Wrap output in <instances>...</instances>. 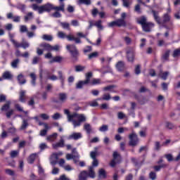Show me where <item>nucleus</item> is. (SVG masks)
Here are the masks:
<instances>
[{
	"label": "nucleus",
	"mask_w": 180,
	"mask_h": 180,
	"mask_svg": "<svg viewBox=\"0 0 180 180\" xmlns=\"http://www.w3.org/2000/svg\"><path fill=\"white\" fill-rule=\"evenodd\" d=\"M86 79L84 81H79L76 84V89H82L84 88V85H101L102 84V81L101 79H93L91 81V78H92V72H89L85 75Z\"/></svg>",
	"instance_id": "f257e3e1"
},
{
	"label": "nucleus",
	"mask_w": 180,
	"mask_h": 180,
	"mask_svg": "<svg viewBox=\"0 0 180 180\" xmlns=\"http://www.w3.org/2000/svg\"><path fill=\"white\" fill-rule=\"evenodd\" d=\"M66 49L70 54L72 63H77L79 60V51L77 48V46L68 44L66 46Z\"/></svg>",
	"instance_id": "f03ea898"
},
{
	"label": "nucleus",
	"mask_w": 180,
	"mask_h": 180,
	"mask_svg": "<svg viewBox=\"0 0 180 180\" xmlns=\"http://www.w3.org/2000/svg\"><path fill=\"white\" fill-rule=\"evenodd\" d=\"M72 117L71 122L74 126V127H79L81 126V123H84V122H86V117L84 114H78L75 112L72 114L70 118Z\"/></svg>",
	"instance_id": "7ed1b4c3"
},
{
	"label": "nucleus",
	"mask_w": 180,
	"mask_h": 180,
	"mask_svg": "<svg viewBox=\"0 0 180 180\" xmlns=\"http://www.w3.org/2000/svg\"><path fill=\"white\" fill-rule=\"evenodd\" d=\"M138 23L142 26L143 32L146 33L151 32V30L155 26L154 22H147V17L146 16H141L138 20Z\"/></svg>",
	"instance_id": "20e7f679"
},
{
	"label": "nucleus",
	"mask_w": 180,
	"mask_h": 180,
	"mask_svg": "<svg viewBox=\"0 0 180 180\" xmlns=\"http://www.w3.org/2000/svg\"><path fill=\"white\" fill-rule=\"evenodd\" d=\"M58 39H67L69 41H75L76 44H81L82 41H81V38L79 37H75L74 35L68 34L67 35L65 32L62 31H59L58 32Z\"/></svg>",
	"instance_id": "39448f33"
},
{
	"label": "nucleus",
	"mask_w": 180,
	"mask_h": 180,
	"mask_svg": "<svg viewBox=\"0 0 180 180\" xmlns=\"http://www.w3.org/2000/svg\"><path fill=\"white\" fill-rule=\"evenodd\" d=\"M128 137L129 139V146L130 147H136L139 146V143H140V139H139V136L137 135L136 131L132 130L131 133L129 134Z\"/></svg>",
	"instance_id": "423d86ee"
},
{
	"label": "nucleus",
	"mask_w": 180,
	"mask_h": 180,
	"mask_svg": "<svg viewBox=\"0 0 180 180\" xmlns=\"http://www.w3.org/2000/svg\"><path fill=\"white\" fill-rule=\"evenodd\" d=\"M11 43H13V46L16 49H19V47H22V49H24V50H26V49H29V47H30V44H29V42L27 41H25L20 44L13 39H11Z\"/></svg>",
	"instance_id": "0eeeda50"
},
{
	"label": "nucleus",
	"mask_w": 180,
	"mask_h": 180,
	"mask_svg": "<svg viewBox=\"0 0 180 180\" xmlns=\"http://www.w3.org/2000/svg\"><path fill=\"white\" fill-rule=\"evenodd\" d=\"M127 58L129 63L134 61V50L133 49H129L127 51Z\"/></svg>",
	"instance_id": "6e6552de"
},
{
	"label": "nucleus",
	"mask_w": 180,
	"mask_h": 180,
	"mask_svg": "<svg viewBox=\"0 0 180 180\" xmlns=\"http://www.w3.org/2000/svg\"><path fill=\"white\" fill-rule=\"evenodd\" d=\"M151 12L153 13V19L158 23V25H162L161 18L160 17V13L158 11H155V10H152Z\"/></svg>",
	"instance_id": "1a4fd4ad"
},
{
	"label": "nucleus",
	"mask_w": 180,
	"mask_h": 180,
	"mask_svg": "<svg viewBox=\"0 0 180 180\" xmlns=\"http://www.w3.org/2000/svg\"><path fill=\"white\" fill-rule=\"evenodd\" d=\"M82 139V134L81 132H73L72 134L69 135L68 140H79Z\"/></svg>",
	"instance_id": "9d476101"
},
{
	"label": "nucleus",
	"mask_w": 180,
	"mask_h": 180,
	"mask_svg": "<svg viewBox=\"0 0 180 180\" xmlns=\"http://www.w3.org/2000/svg\"><path fill=\"white\" fill-rule=\"evenodd\" d=\"M32 117H28V119H25L22 118V124L20 127V130H26V129H27V127H29V121L32 120Z\"/></svg>",
	"instance_id": "9b49d317"
},
{
	"label": "nucleus",
	"mask_w": 180,
	"mask_h": 180,
	"mask_svg": "<svg viewBox=\"0 0 180 180\" xmlns=\"http://www.w3.org/2000/svg\"><path fill=\"white\" fill-rule=\"evenodd\" d=\"M113 160H111L110 165V167H116V160L120 157V154L117 153V151H115L112 154Z\"/></svg>",
	"instance_id": "f8f14e48"
},
{
	"label": "nucleus",
	"mask_w": 180,
	"mask_h": 180,
	"mask_svg": "<svg viewBox=\"0 0 180 180\" xmlns=\"http://www.w3.org/2000/svg\"><path fill=\"white\" fill-rule=\"evenodd\" d=\"M67 99H68V96L65 93H59L58 94V100L61 103H65Z\"/></svg>",
	"instance_id": "ddd939ff"
},
{
	"label": "nucleus",
	"mask_w": 180,
	"mask_h": 180,
	"mask_svg": "<svg viewBox=\"0 0 180 180\" xmlns=\"http://www.w3.org/2000/svg\"><path fill=\"white\" fill-rule=\"evenodd\" d=\"M117 71H119L120 72H122L123 71H124V62L120 60L118 61L115 65Z\"/></svg>",
	"instance_id": "4468645a"
},
{
	"label": "nucleus",
	"mask_w": 180,
	"mask_h": 180,
	"mask_svg": "<svg viewBox=\"0 0 180 180\" xmlns=\"http://www.w3.org/2000/svg\"><path fill=\"white\" fill-rule=\"evenodd\" d=\"M171 53L170 50H167L162 54L161 60L163 63L165 61H169V53Z\"/></svg>",
	"instance_id": "2eb2a0df"
},
{
	"label": "nucleus",
	"mask_w": 180,
	"mask_h": 180,
	"mask_svg": "<svg viewBox=\"0 0 180 180\" xmlns=\"http://www.w3.org/2000/svg\"><path fill=\"white\" fill-rule=\"evenodd\" d=\"M17 79L20 85H25V84H26V79L22 74L18 75Z\"/></svg>",
	"instance_id": "dca6fc26"
},
{
	"label": "nucleus",
	"mask_w": 180,
	"mask_h": 180,
	"mask_svg": "<svg viewBox=\"0 0 180 180\" xmlns=\"http://www.w3.org/2000/svg\"><path fill=\"white\" fill-rule=\"evenodd\" d=\"M64 147V139L61 138L59 142L53 144V148L56 150V148H63Z\"/></svg>",
	"instance_id": "f3484780"
},
{
	"label": "nucleus",
	"mask_w": 180,
	"mask_h": 180,
	"mask_svg": "<svg viewBox=\"0 0 180 180\" xmlns=\"http://www.w3.org/2000/svg\"><path fill=\"white\" fill-rule=\"evenodd\" d=\"M19 101L22 103L26 102V91L22 90L20 92Z\"/></svg>",
	"instance_id": "a211bd4d"
},
{
	"label": "nucleus",
	"mask_w": 180,
	"mask_h": 180,
	"mask_svg": "<svg viewBox=\"0 0 180 180\" xmlns=\"http://www.w3.org/2000/svg\"><path fill=\"white\" fill-rule=\"evenodd\" d=\"M3 79H12L13 78V75L9 71H6L2 75Z\"/></svg>",
	"instance_id": "6ab92c4d"
},
{
	"label": "nucleus",
	"mask_w": 180,
	"mask_h": 180,
	"mask_svg": "<svg viewBox=\"0 0 180 180\" xmlns=\"http://www.w3.org/2000/svg\"><path fill=\"white\" fill-rule=\"evenodd\" d=\"M84 130L86 132V134H91L92 133V127L91 126V124L86 123L84 125Z\"/></svg>",
	"instance_id": "aec40b11"
},
{
	"label": "nucleus",
	"mask_w": 180,
	"mask_h": 180,
	"mask_svg": "<svg viewBox=\"0 0 180 180\" xmlns=\"http://www.w3.org/2000/svg\"><path fill=\"white\" fill-rule=\"evenodd\" d=\"M88 176H89L88 172L84 170L79 175V180H86V179H88Z\"/></svg>",
	"instance_id": "412c9836"
},
{
	"label": "nucleus",
	"mask_w": 180,
	"mask_h": 180,
	"mask_svg": "<svg viewBox=\"0 0 180 180\" xmlns=\"http://www.w3.org/2000/svg\"><path fill=\"white\" fill-rule=\"evenodd\" d=\"M11 101H7L6 103L1 107V112H8L11 108Z\"/></svg>",
	"instance_id": "4be33fe9"
},
{
	"label": "nucleus",
	"mask_w": 180,
	"mask_h": 180,
	"mask_svg": "<svg viewBox=\"0 0 180 180\" xmlns=\"http://www.w3.org/2000/svg\"><path fill=\"white\" fill-rule=\"evenodd\" d=\"M131 161L135 167H141L143 165V162H139L136 158H131Z\"/></svg>",
	"instance_id": "5701e85b"
},
{
	"label": "nucleus",
	"mask_w": 180,
	"mask_h": 180,
	"mask_svg": "<svg viewBox=\"0 0 180 180\" xmlns=\"http://www.w3.org/2000/svg\"><path fill=\"white\" fill-rule=\"evenodd\" d=\"M117 22V26L118 27H126V21H124V20L123 19H117L115 20Z\"/></svg>",
	"instance_id": "b1692460"
},
{
	"label": "nucleus",
	"mask_w": 180,
	"mask_h": 180,
	"mask_svg": "<svg viewBox=\"0 0 180 180\" xmlns=\"http://www.w3.org/2000/svg\"><path fill=\"white\" fill-rule=\"evenodd\" d=\"M63 60V57L61 56H55L52 58V59L49 61L51 64H53V63H61Z\"/></svg>",
	"instance_id": "393cba45"
},
{
	"label": "nucleus",
	"mask_w": 180,
	"mask_h": 180,
	"mask_svg": "<svg viewBox=\"0 0 180 180\" xmlns=\"http://www.w3.org/2000/svg\"><path fill=\"white\" fill-rule=\"evenodd\" d=\"M171 20V16L168 13H165L163 15V20L162 22V25L165 23H168Z\"/></svg>",
	"instance_id": "a878e982"
},
{
	"label": "nucleus",
	"mask_w": 180,
	"mask_h": 180,
	"mask_svg": "<svg viewBox=\"0 0 180 180\" xmlns=\"http://www.w3.org/2000/svg\"><path fill=\"white\" fill-rule=\"evenodd\" d=\"M87 173L89 178H95V171L94 170V167L90 166L89 167V172Z\"/></svg>",
	"instance_id": "bb28decb"
},
{
	"label": "nucleus",
	"mask_w": 180,
	"mask_h": 180,
	"mask_svg": "<svg viewBox=\"0 0 180 180\" xmlns=\"http://www.w3.org/2000/svg\"><path fill=\"white\" fill-rule=\"evenodd\" d=\"M57 136H58V134L57 133H54L52 135L48 136L46 137V140L47 141H55L57 139Z\"/></svg>",
	"instance_id": "cd10ccee"
},
{
	"label": "nucleus",
	"mask_w": 180,
	"mask_h": 180,
	"mask_svg": "<svg viewBox=\"0 0 180 180\" xmlns=\"http://www.w3.org/2000/svg\"><path fill=\"white\" fill-rule=\"evenodd\" d=\"M17 9H19V11H21L22 13H25L26 11V5L25 4H18L16 6Z\"/></svg>",
	"instance_id": "c85d7f7f"
},
{
	"label": "nucleus",
	"mask_w": 180,
	"mask_h": 180,
	"mask_svg": "<svg viewBox=\"0 0 180 180\" xmlns=\"http://www.w3.org/2000/svg\"><path fill=\"white\" fill-rule=\"evenodd\" d=\"M58 74L59 75V79L61 82L62 88H64V81L65 80V77L63 76V72L58 71Z\"/></svg>",
	"instance_id": "c756f323"
},
{
	"label": "nucleus",
	"mask_w": 180,
	"mask_h": 180,
	"mask_svg": "<svg viewBox=\"0 0 180 180\" xmlns=\"http://www.w3.org/2000/svg\"><path fill=\"white\" fill-rule=\"evenodd\" d=\"M20 63V60L19 58H16L11 62L12 68H18V65Z\"/></svg>",
	"instance_id": "7c9ffc66"
},
{
	"label": "nucleus",
	"mask_w": 180,
	"mask_h": 180,
	"mask_svg": "<svg viewBox=\"0 0 180 180\" xmlns=\"http://www.w3.org/2000/svg\"><path fill=\"white\" fill-rule=\"evenodd\" d=\"M34 16H33V13L30 12L28 13H27L26 15H25L24 19H25V22H29V20H32V19H33Z\"/></svg>",
	"instance_id": "2f4dec72"
},
{
	"label": "nucleus",
	"mask_w": 180,
	"mask_h": 180,
	"mask_svg": "<svg viewBox=\"0 0 180 180\" xmlns=\"http://www.w3.org/2000/svg\"><path fill=\"white\" fill-rule=\"evenodd\" d=\"M112 99V96H110V94H105L103 95L101 98H98V101H110Z\"/></svg>",
	"instance_id": "473e14b6"
},
{
	"label": "nucleus",
	"mask_w": 180,
	"mask_h": 180,
	"mask_svg": "<svg viewBox=\"0 0 180 180\" xmlns=\"http://www.w3.org/2000/svg\"><path fill=\"white\" fill-rule=\"evenodd\" d=\"M40 46L45 49V50H47V51H51V45H50V44H41Z\"/></svg>",
	"instance_id": "72a5a7b5"
},
{
	"label": "nucleus",
	"mask_w": 180,
	"mask_h": 180,
	"mask_svg": "<svg viewBox=\"0 0 180 180\" xmlns=\"http://www.w3.org/2000/svg\"><path fill=\"white\" fill-rule=\"evenodd\" d=\"M36 153H32L30 155L28 158V162L30 164H33V162H34V160H36Z\"/></svg>",
	"instance_id": "f704fd0d"
},
{
	"label": "nucleus",
	"mask_w": 180,
	"mask_h": 180,
	"mask_svg": "<svg viewBox=\"0 0 180 180\" xmlns=\"http://www.w3.org/2000/svg\"><path fill=\"white\" fill-rule=\"evenodd\" d=\"M78 4L79 5H91V4H92V2L91 1V0H79L78 1Z\"/></svg>",
	"instance_id": "c9c22d12"
},
{
	"label": "nucleus",
	"mask_w": 180,
	"mask_h": 180,
	"mask_svg": "<svg viewBox=\"0 0 180 180\" xmlns=\"http://www.w3.org/2000/svg\"><path fill=\"white\" fill-rule=\"evenodd\" d=\"M165 167H167V165L162 164L160 165L154 166L153 169L156 172H158L159 171H161V168H165Z\"/></svg>",
	"instance_id": "e433bc0d"
},
{
	"label": "nucleus",
	"mask_w": 180,
	"mask_h": 180,
	"mask_svg": "<svg viewBox=\"0 0 180 180\" xmlns=\"http://www.w3.org/2000/svg\"><path fill=\"white\" fill-rule=\"evenodd\" d=\"M30 77L32 78L31 84L33 85V86H36V74L34 73H31L30 75Z\"/></svg>",
	"instance_id": "4c0bfd02"
},
{
	"label": "nucleus",
	"mask_w": 180,
	"mask_h": 180,
	"mask_svg": "<svg viewBox=\"0 0 180 180\" xmlns=\"http://www.w3.org/2000/svg\"><path fill=\"white\" fill-rule=\"evenodd\" d=\"M94 26L98 27V29H100V30H103V26L102 25V20H98V21L96 22L94 24Z\"/></svg>",
	"instance_id": "58836bf2"
},
{
	"label": "nucleus",
	"mask_w": 180,
	"mask_h": 180,
	"mask_svg": "<svg viewBox=\"0 0 180 180\" xmlns=\"http://www.w3.org/2000/svg\"><path fill=\"white\" fill-rule=\"evenodd\" d=\"M43 40H46V41H53V37L51 35L49 34H44L42 36Z\"/></svg>",
	"instance_id": "ea45409f"
},
{
	"label": "nucleus",
	"mask_w": 180,
	"mask_h": 180,
	"mask_svg": "<svg viewBox=\"0 0 180 180\" xmlns=\"http://www.w3.org/2000/svg\"><path fill=\"white\" fill-rule=\"evenodd\" d=\"M165 127L166 129H169V130H172L173 129H175V125L169 122H167L165 123Z\"/></svg>",
	"instance_id": "a19ab883"
},
{
	"label": "nucleus",
	"mask_w": 180,
	"mask_h": 180,
	"mask_svg": "<svg viewBox=\"0 0 180 180\" xmlns=\"http://www.w3.org/2000/svg\"><path fill=\"white\" fill-rule=\"evenodd\" d=\"M165 157L167 158L169 162H172V161H174V156H172V154L171 153L165 155Z\"/></svg>",
	"instance_id": "79ce46f5"
},
{
	"label": "nucleus",
	"mask_w": 180,
	"mask_h": 180,
	"mask_svg": "<svg viewBox=\"0 0 180 180\" xmlns=\"http://www.w3.org/2000/svg\"><path fill=\"white\" fill-rule=\"evenodd\" d=\"M122 5L124 8H129L131 2L130 0H122Z\"/></svg>",
	"instance_id": "37998d69"
},
{
	"label": "nucleus",
	"mask_w": 180,
	"mask_h": 180,
	"mask_svg": "<svg viewBox=\"0 0 180 180\" xmlns=\"http://www.w3.org/2000/svg\"><path fill=\"white\" fill-rule=\"evenodd\" d=\"M73 162H74V164H76V165L79 162V154H78V153L77 152L75 154V156L73 158Z\"/></svg>",
	"instance_id": "c03bdc74"
},
{
	"label": "nucleus",
	"mask_w": 180,
	"mask_h": 180,
	"mask_svg": "<svg viewBox=\"0 0 180 180\" xmlns=\"http://www.w3.org/2000/svg\"><path fill=\"white\" fill-rule=\"evenodd\" d=\"M19 155V151L18 150H11L10 153L11 158H16V157Z\"/></svg>",
	"instance_id": "a18cd8bd"
},
{
	"label": "nucleus",
	"mask_w": 180,
	"mask_h": 180,
	"mask_svg": "<svg viewBox=\"0 0 180 180\" xmlns=\"http://www.w3.org/2000/svg\"><path fill=\"white\" fill-rule=\"evenodd\" d=\"M161 147L162 146L160 141L155 142V148H154L155 151H160V150H161Z\"/></svg>",
	"instance_id": "49530a36"
},
{
	"label": "nucleus",
	"mask_w": 180,
	"mask_h": 180,
	"mask_svg": "<svg viewBox=\"0 0 180 180\" xmlns=\"http://www.w3.org/2000/svg\"><path fill=\"white\" fill-rule=\"evenodd\" d=\"M84 70H85V66H82L79 65L75 66L76 72H81V71H84Z\"/></svg>",
	"instance_id": "de8ad7c7"
},
{
	"label": "nucleus",
	"mask_w": 180,
	"mask_h": 180,
	"mask_svg": "<svg viewBox=\"0 0 180 180\" xmlns=\"http://www.w3.org/2000/svg\"><path fill=\"white\" fill-rule=\"evenodd\" d=\"M60 25L63 27V29H66L67 30H70V23L60 22Z\"/></svg>",
	"instance_id": "09e8293b"
},
{
	"label": "nucleus",
	"mask_w": 180,
	"mask_h": 180,
	"mask_svg": "<svg viewBox=\"0 0 180 180\" xmlns=\"http://www.w3.org/2000/svg\"><path fill=\"white\" fill-rule=\"evenodd\" d=\"M99 176H102V178H106V171L103 169H100L98 171Z\"/></svg>",
	"instance_id": "8fccbe9b"
},
{
	"label": "nucleus",
	"mask_w": 180,
	"mask_h": 180,
	"mask_svg": "<svg viewBox=\"0 0 180 180\" xmlns=\"http://www.w3.org/2000/svg\"><path fill=\"white\" fill-rule=\"evenodd\" d=\"M64 113L68 116V122H71L72 120V117L70 118V116H72V115L70 114V110L68 109H65L64 110Z\"/></svg>",
	"instance_id": "3c124183"
},
{
	"label": "nucleus",
	"mask_w": 180,
	"mask_h": 180,
	"mask_svg": "<svg viewBox=\"0 0 180 180\" xmlns=\"http://www.w3.org/2000/svg\"><path fill=\"white\" fill-rule=\"evenodd\" d=\"M115 88H116V85L115 84H112V85H109V86H107L105 87H104L103 89V91H112V89H115Z\"/></svg>",
	"instance_id": "603ef678"
},
{
	"label": "nucleus",
	"mask_w": 180,
	"mask_h": 180,
	"mask_svg": "<svg viewBox=\"0 0 180 180\" xmlns=\"http://www.w3.org/2000/svg\"><path fill=\"white\" fill-rule=\"evenodd\" d=\"M149 178L151 180H155L157 179V173H155V172H150L149 173Z\"/></svg>",
	"instance_id": "864d4df0"
},
{
	"label": "nucleus",
	"mask_w": 180,
	"mask_h": 180,
	"mask_svg": "<svg viewBox=\"0 0 180 180\" xmlns=\"http://www.w3.org/2000/svg\"><path fill=\"white\" fill-rule=\"evenodd\" d=\"M108 130H109V127L106 124H103L99 128V131L105 132Z\"/></svg>",
	"instance_id": "5fc2aeb1"
},
{
	"label": "nucleus",
	"mask_w": 180,
	"mask_h": 180,
	"mask_svg": "<svg viewBox=\"0 0 180 180\" xmlns=\"http://www.w3.org/2000/svg\"><path fill=\"white\" fill-rule=\"evenodd\" d=\"M20 33H27V27L26 25H20Z\"/></svg>",
	"instance_id": "6e6d98bb"
},
{
	"label": "nucleus",
	"mask_w": 180,
	"mask_h": 180,
	"mask_svg": "<svg viewBox=\"0 0 180 180\" xmlns=\"http://www.w3.org/2000/svg\"><path fill=\"white\" fill-rule=\"evenodd\" d=\"M6 174H7V175H10V176H15V171L11 169H6L5 170Z\"/></svg>",
	"instance_id": "4d7b16f0"
},
{
	"label": "nucleus",
	"mask_w": 180,
	"mask_h": 180,
	"mask_svg": "<svg viewBox=\"0 0 180 180\" xmlns=\"http://www.w3.org/2000/svg\"><path fill=\"white\" fill-rule=\"evenodd\" d=\"M39 61H40V58H39L38 56H34L32 59V64L33 65H36V64H37V63H39Z\"/></svg>",
	"instance_id": "13d9d810"
},
{
	"label": "nucleus",
	"mask_w": 180,
	"mask_h": 180,
	"mask_svg": "<svg viewBox=\"0 0 180 180\" xmlns=\"http://www.w3.org/2000/svg\"><path fill=\"white\" fill-rule=\"evenodd\" d=\"M169 75V72H165L161 75L162 79H164L165 81L167 78H168V76Z\"/></svg>",
	"instance_id": "bf43d9fd"
},
{
	"label": "nucleus",
	"mask_w": 180,
	"mask_h": 180,
	"mask_svg": "<svg viewBox=\"0 0 180 180\" xmlns=\"http://www.w3.org/2000/svg\"><path fill=\"white\" fill-rule=\"evenodd\" d=\"M126 117V115L122 112H119L117 113V118L120 119V120H122V119H124Z\"/></svg>",
	"instance_id": "052dcab7"
},
{
	"label": "nucleus",
	"mask_w": 180,
	"mask_h": 180,
	"mask_svg": "<svg viewBox=\"0 0 180 180\" xmlns=\"http://www.w3.org/2000/svg\"><path fill=\"white\" fill-rule=\"evenodd\" d=\"M96 57H98V52H93L89 55V60L96 58Z\"/></svg>",
	"instance_id": "680f3d73"
},
{
	"label": "nucleus",
	"mask_w": 180,
	"mask_h": 180,
	"mask_svg": "<svg viewBox=\"0 0 180 180\" xmlns=\"http://www.w3.org/2000/svg\"><path fill=\"white\" fill-rule=\"evenodd\" d=\"M13 112H14L13 109H11L6 113V116L7 119H11V116L13 115Z\"/></svg>",
	"instance_id": "e2e57ef3"
},
{
	"label": "nucleus",
	"mask_w": 180,
	"mask_h": 180,
	"mask_svg": "<svg viewBox=\"0 0 180 180\" xmlns=\"http://www.w3.org/2000/svg\"><path fill=\"white\" fill-rule=\"evenodd\" d=\"M27 104L29 106H34V98L33 97H30Z\"/></svg>",
	"instance_id": "0e129e2a"
},
{
	"label": "nucleus",
	"mask_w": 180,
	"mask_h": 180,
	"mask_svg": "<svg viewBox=\"0 0 180 180\" xmlns=\"http://www.w3.org/2000/svg\"><path fill=\"white\" fill-rule=\"evenodd\" d=\"M124 41H125L126 44H131V39L129 37H124Z\"/></svg>",
	"instance_id": "69168bd1"
},
{
	"label": "nucleus",
	"mask_w": 180,
	"mask_h": 180,
	"mask_svg": "<svg viewBox=\"0 0 180 180\" xmlns=\"http://www.w3.org/2000/svg\"><path fill=\"white\" fill-rule=\"evenodd\" d=\"M67 11H68V12H69V13H72V12H74V11H75V8H74V6H72L71 5H68Z\"/></svg>",
	"instance_id": "338daca9"
},
{
	"label": "nucleus",
	"mask_w": 180,
	"mask_h": 180,
	"mask_svg": "<svg viewBox=\"0 0 180 180\" xmlns=\"http://www.w3.org/2000/svg\"><path fill=\"white\" fill-rule=\"evenodd\" d=\"M8 133H11V134H15L16 133V128L15 127H10L8 129Z\"/></svg>",
	"instance_id": "774afa93"
}]
</instances>
